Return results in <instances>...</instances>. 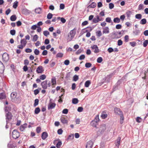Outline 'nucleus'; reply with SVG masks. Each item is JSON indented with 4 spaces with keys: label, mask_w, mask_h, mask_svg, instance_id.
Returning a JSON list of instances; mask_svg holds the SVG:
<instances>
[{
    "label": "nucleus",
    "mask_w": 148,
    "mask_h": 148,
    "mask_svg": "<svg viewBox=\"0 0 148 148\" xmlns=\"http://www.w3.org/2000/svg\"><path fill=\"white\" fill-rule=\"evenodd\" d=\"M76 31L75 29L71 30L70 32L68 34V38L67 39V42H69L71 41L74 38L75 34Z\"/></svg>",
    "instance_id": "f257e3e1"
},
{
    "label": "nucleus",
    "mask_w": 148,
    "mask_h": 148,
    "mask_svg": "<svg viewBox=\"0 0 148 148\" xmlns=\"http://www.w3.org/2000/svg\"><path fill=\"white\" fill-rule=\"evenodd\" d=\"M19 133L16 130H14L12 132V136L13 138L16 139L19 136Z\"/></svg>",
    "instance_id": "f03ea898"
},
{
    "label": "nucleus",
    "mask_w": 148,
    "mask_h": 148,
    "mask_svg": "<svg viewBox=\"0 0 148 148\" xmlns=\"http://www.w3.org/2000/svg\"><path fill=\"white\" fill-rule=\"evenodd\" d=\"M2 58L3 60L5 62H6L9 60V55L6 53H4L2 55Z\"/></svg>",
    "instance_id": "7ed1b4c3"
},
{
    "label": "nucleus",
    "mask_w": 148,
    "mask_h": 148,
    "mask_svg": "<svg viewBox=\"0 0 148 148\" xmlns=\"http://www.w3.org/2000/svg\"><path fill=\"white\" fill-rule=\"evenodd\" d=\"M101 20V18H100L99 16L97 15L96 17L93 18L92 21L93 23H98L99 21Z\"/></svg>",
    "instance_id": "20e7f679"
},
{
    "label": "nucleus",
    "mask_w": 148,
    "mask_h": 148,
    "mask_svg": "<svg viewBox=\"0 0 148 148\" xmlns=\"http://www.w3.org/2000/svg\"><path fill=\"white\" fill-rule=\"evenodd\" d=\"M93 142L91 140H90L87 143L86 148H92L93 145Z\"/></svg>",
    "instance_id": "39448f33"
},
{
    "label": "nucleus",
    "mask_w": 148,
    "mask_h": 148,
    "mask_svg": "<svg viewBox=\"0 0 148 148\" xmlns=\"http://www.w3.org/2000/svg\"><path fill=\"white\" fill-rule=\"evenodd\" d=\"M44 71L43 68L41 66H39L36 69V72L37 73H42Z\"/></svg>",
    "instance_id": "423d86ee"
},
{
    "label": "nucleus",
    "mask_w": 148,
    "mask_h": 148,
    "mask_svg": "<svg viewBox=\"0 0 148 148\" xmlns=\"http://www.w3.org/2000/svg\"><path fill=\"white\" fill-rule=\"evenodd\" d=\"M47 81L45 80L41 83V85L43 88L45 89L47 88Z\"/></svg>",
    "instance_id": "0eeeda50"
},
{
    "label": "nucleus",
    "mask_w": 148,
    "mask_h": 148,
    "mask_svg": "<svg viewBox=\"0 0 148 148\" xmlns=\"http://www.w3.org/2000/svg\"><path fill=\"white\" fill-rule=\"evenodd\" d=\"M91 48L92 49L95 50L94 52L95 53H97L99 52V49L97 45H94L91 47Z\"/></svg>",
    "instance_id": "6e6552de"
},
{
    "label": "nucleus",
    "mask_w": 148,
    "mask_h": 148,
    "mask_svg": "<svg viewBox=\"0 0 148 148\" xmlns=\"http://www.w3.org/2000/svg\"><path fill=\"white\" fill-rule=\"evenodd\" d=\"M115 113L119 115L122 114V112L121 111L120 109L117 108H115L114 109Z\"/></svg>",
    "instance_id": "1a4fd4ad"
},
{
    "label": "nucleus",
    "mask_w": 148,
    "mask_h": 148,
    "mask_svg": "<svg viewBox=\"0 0 148 148\" xmlns=\"http://www.w3.org/2000/svg\"><path fill=\"white\" fill-rule=\"evenodd\" d=\"M17 96V93L16 92H13L11 94V97L12 101H14Z\"/></svg>",
    "instance_id": "9d476101"
},
{
    "label": "nucleus",
    "mask_w": 148,
    "mask_h": 148,
    "mask_svg": "<svg viewBox=\"0 0 148 148\" xmlns=\"http://www.w3.org/2000/svg\"><path fill=\"white\" fill-rule=\"evenodd\" d=\"M48 136V134L47 132H43L42 134L41 137L43 140H45Z\"/></svg>",
    "instance_id": "9b49d317"
},
{
    "label": "nucleus",
    "mask_w": 148,
    "mask_h": 148,
    "mask_svg": "<svg viewBox=\"0 0 148 148\" xmlns=\"http://www.w3.org/2000/svg\"><path fill=\"white\" fill-rule=\"evenodd\" d=\"M12 115L11 113L10 112H8L6 115V119H8V120H11L12 119Z\"/></svg>",
    "instance_id": "f8f14e48"
},
{
    "label": "nucleus",
    "mask_w": 148,
    "mask_h": 148,
    "mask_svg": "<svg viewBox=\"0 0 148 148\" xmlns=\"http://www.w3.org/2000/svg\"><path fill=\"white\" fill-rule=\"evenodd\" d=\"M103 34H108L109 33V29L108 27H106L103 28Z\"/></svg>",
    "instance_id": "ddd939ff"
},
{
    "label": "nucleus",
    "mask_w": 148,
    "mask_h": 148,
    "mask_svg": "<svg viewBox=\"0 0 148 148\" xmlns=\"http://www.w3.org/2000/svg\"><path fill=\"white\" fill-rule=\"evenodd\" d=\"M121 138L120 137H118L117 140L116 141L115 143V145L116 146L118 147H119L120 143Z\"/></svg>",
    "instance_id": "4468645a"
},
{
    "label": "nucleus",
    "mask_w": 148,
    "mask_h": 148,
    "mask_svg": "<svg viewBox=\"0 0 148 148\" xmlns=\"http://www.w3.org/2000/svg\"><path fill=\"white\" fill-rule=\"evenodd\" d=\"M56 105V104L55 103H51L48 106V109L49 110L55 107Z\"/></svg>",
    "instance_id": "2eb2a0df"
},
{
    "label": "nucleus",
    "mask_w": 148,
    "mask_h": 148,
    "mask_svg": "<svg viewBox=\"0 0 148 148\" xmlns=\"http://www.w3.org/2000/svg\"><path fill=\"white\" fill-rule=\"evenodd\" d=\"M61 122L63 124H67L68 121L65 118L62 117L60 119Z\"/></svg>",
    "instance_id": "dca6fc26"
},
{
    "label": "nucleus",
    "mask_w": 148,
    "mask_h": 148,
    "mask_svg": "<svg viewBox=\"0 0 148 148\" xmlns=\"http://www.w3.org/2000/svg\"><path fill=\"white\" fill-rule=\"evenodd\" d=\"M27 126V124L25 123L23 125H21L20 128V129L21 131H23L25 128H26Z\"/></svg>",
    "instance_id": "f3484780"
},
{
    "label": "nucleus",
    "mask_w": 148,
    "mask_h": 148,
    "mask_svg": "<svg viewBox=\"0 0 148 148\" xmlns=\"http://www.w3.org/2000/svg\"><path fill=\"white\" fill-rule=\"evenodd\" d=\"M106 127L105 125H103L101 126L100 128V130H101V133H103L106 130Z\"/></svg>",
    "instance_id": "a211bd4d"
},
{
    "label": "nucleus",
    "mask_w": 148,
    "mask_h": 148,
    "mask_svg": "<svg viewBox=\"0 0 148 148\" xmlns=\"http://www.w3.org/2000/svg\"><path fill=\"white\" fill-rule=\"evenodd\" d=\"M42 9L40 8H36L35 10L36 13L38 14H40L41 13Z\"/></svg>",
    "instance_id": "6ab92c4d"
},
{
    "label": "nucleus",
    "mask_w": 148,
    "mask_h": 148,
    "mask_svg": "<svg viewBox=\"0 0 148 148\" xmlns=\"http://www.w3.org/2000/svg\"><path fill=\"white\" fill-rule=\"evenodd\" d=\"M96 5V3L95 2H92L90 5L88 6V7L89 8H95Z\"/></svg>",
    "instance_id": "aec40b11"
},
{
    "label": "nucleus",
    "mask_w": 148,
    "mask_h": 148,
    "mask_svg": "<svg viewBox=\"0 0 148 148\" xmlns=\"http://www.w3.org/2000/svg\"><path fill=\"white\" fill-rule=\"evenodd\" d=\"M27 42L25 39H22L21 41V44L23 45L24 46H25Z\"/></svg>",
    "instance_id": "412c9836"
},
{
    "label": "nucleus",
    "mask_w": 148,
    "mask_h": 148,
    "mask_svg": "<svg viewBox=\"0 0 148 148\" xmlns=\"http://www.w3.org/2000/svg\"><path fill=\"white\" fill-rule=\"evenodd\" d=\"M16 19V17L15 15H12L10 17V19L12 21H15Z\"/></svg>",
    "instance_id": "4be33fe9"
},
{
    "label": "nucleus",
    "mask_w": 148,
    "mask_h": 148,
    "mask_svg": "<svg viewBox=\"0 0 148 148\" xmlns=\"http://www.w3.org/2000/svg\"><path fill=\"white\" fill-rule=\"evenodd\" d=\"M113 21L114 23H119L120 22V19L118 17L115 18L114 19Z\"/></svg>",
    "instance_id": "5701e85b"
},
{
    "label": "nucleus",
    "mask_w": 148,
    "mask_h": 148,
    "mask_svg": "<svg viewBox=\"0 0 148 148\" xmlns=\"http://www.w3.org/2000/svg\"><path fill=\"white\" fill-rule=\"evenodd\" d=\"M90 84V80H87L86 81L85 83V86L86 87H88L89 86Z\"/></svg>",
    "instance_id": "b1692460"
},
{
    "label": "nucleus",
    "mask_w": 148,
    "mask_h": 148,
    "mask_svg": "<svg viewBox=\"0 0 148 148\" xmlns=\"http://www.w3.org/2000/svg\"><path fill=\"white\" fill-rule=\"evenodd\" d=\"M147 22V21L145 18L142 19L140 21V23L142 25H144Z\"/></svg>",
    "instance_id": "393cba45"
},
{
    "label": "nucleus",
    "mask_w": 148,
    "mask_h": 148,
    "mask_svg": "<svg viewBox=\"0 0 148 148\" xmlns=\"http://www.w3.org/2000/svg\"><path fill=\"white\" fill-rule=\"evenodd\" d=\"M4 69V67L3 63L0 61V70L3 71Z\"/></svg>",
    "instance_id": "a878e982"
},
{
    "label": "nucleus",
    "mask_w": 148,
    "mask_h": 148,
    "mask_svg": "<svg viewBox=\"0 0 148 148\" xmlns=\"http://www.w3.org/2000/svg\"><path fill=\"white\" fill-rule=\"evenodd\" d=\"M145 76L143 77V78L144 79H146L147 77H148V69L145 71Z\"/></svg>",
    "instance_id": "bb28decb"
},
{
    "label": "nucleus",
    "mask_w": 148,
    "mask_h": 148,
    "mask_svg": "<svg viewBox=\"0 0 148 148\" xmlns=\"http://www.w3.org/2000/svg\"><path fill=\"white\" fill-rule=\"evenodd\" d=\"M140 33V30L138 29H136L133 32L134 34L136 36L138 35Z\"/></svg>",
    "instance_id": "cd10ccee"
},
{
    "label": "nucleus",
    "mask_w": 148,
    "mask_h": 148,
    "mask_svg": "<svg viewBox=\"0 0 148 148\" xmlns=\"http://www.w3.org/2000/svg\"><path fill=\"white\" fill-rule=\"evenodd\" d=\"M40 109L39 108L37 107L35 108L34 110V112L36 114H38L40 112Z\"/></svg>",
    "instance_id": "c85d7f7f"
},
{
    "label": "nucleus",
    "mask_w": 148,
    "mask_h": 148,
    "mask_svg": "<svg viewBox=\"0 0 148 148\" xmlns=\"http://www.w3.org/2000/svg\"><path fill=\"white\" fill-rule=\"evenodd\" d=\"M78 102V100L77 98H73L72 99V103L74 104H76Z\"/></svg>",
    "instance_id": "c756f323"
},
{
    "label": "nucleus",
    "mask_w": 148,
    "mask_h": 148,
    "mask_svg": "<svg viewBox=\"0 0 148 148\" xmlns=\"http://www.w3.org/2000/svg\"><path fill=\"white\" fill-rule=\"evenodd\" d=\"M63 55V53H59L57 54L56 55V58H62Z\"/></svg>",
    "instance_id": "7c9ffc66"
},
{
    "label": "nucleus",
    "mask_w": 148,
    "mask_h": 148,
    "mask_svg": "<svg viewBox=\"0 0 148 148\" xmlns=\"http://www.w3.org/2000/svg\"><path fill=\"white\" fill-rule=\"evenodd\" d=\"M62 145V143L61 141H59L56 145V147L57 148H60Z\"/></svg>",
    "instance_id": "2f4dec72"
},
{
    "label": "nucleus",
    "mask_w": 148,
    "mask_h": 148,
    "mask_svg": "<svg viewBox=\"0 0 148 148\" xmlns=\"http://www.w3.org/2000/svg\"><path fill=\"white\" fill-rule=\"evenodd\" d=\"M106 21L107 22L109 23H112V21L111 20V18L110 17H108L106 18Z\"/></svg>",
    "instance_id": "473e14b6"
},
{
    "label": "nucleus",
    "mask_w": 148,
    "mask_h": 148,
    "mask_svg": "<svg viewBox=\"0 0 148 148\" xmlns=\"http://www.w3.org/2000/svg\"><path fill=\"white\" fill-rule=\"evenodd\" d=\"M91 125L94 127H96L97 125V123L95 121H92L91 123Z\"/></svg>",
    "instance_id": "72a5a7b5"
},
{
    "label": "nucleus",
    "mask_w": 148,
    "mask_h": 148,
    "mask_svg": "<svg viewBox=\"0 0 148 148\" xmlns=\"http://www.w3.org/2000/svg\"><path fill=\"white\" fill-rule=\"evenodd\" d=\"M39 102V100L38 99H36L34 101V107L36 106L37 105H38Z\"/></svg>",
    "instance_id": "f704fd0d"
},
{
    "label": "nucleus",
    "mask_w": 148,
    "mask_h": 148,
    "mask_svg": "<svg viewBox=\"0 0 148 148\" xmlns=\"http://www.w3.org/2000/svg\"><path fill=\"white\" fill-rule=\"evenodd\" d=\"M126 14L127 15V16L128 18H129L130 17V15L131 14V12L130 11H127L126 12Z\"/></svg>",
    "instance_id": "c9c22d12"
},
{
    "label": "nucleus",
    "mask_w": 148,
    "mask_h": 148,
    "mask_svg": "<svg viewBox=\"0 0 148 148\" xmlns=\"http://www.w3.org/2000/svg\"><path fill=\"white\" fill-rule=\"evenodd\" d=\"M18 2L17 1H16L14 2L13 3V7L14 8L16 9V8L18 6Z\"/></svg>",
    "instance_id": "e433bc0d"
},
{
    "label": "nucleus",
    "mask_w": 148,
    "mask_h": 148,
    "mask_svg": "<svg viewBox=\"0 0 148 148\" xmlns=\"http://www.w3.org/2000/svg\"><path fill=\"white\" fill-rule=\"evenodd\" d=\"M79 79L78 76L76 75H75L73 77V80L74 81H76Z\"/></svg>",
    "instance_id": "4c0bfd02"
},
{
    "label": "nucleus",
    "mask_w": 148,
    "mask_h": 148,
    "mask_svg": "<svg viewBox=\"0 0 148 148\" xmlns=\"http://www.w3.org/2000/svg\"><path fill=\"white\" fill-rule=\"evenodd\" d=\"M96 34L98 37H99L102 35V33L101 31H98L96 32Z\"/></svg>",
    "instance_id": "58836bf2"
},
{
    "label": "nucleus",
    "mask_w": 148,
    "mask_h": 148,
    "mask_svg": "<svg viewBox=\"0 0 148 148\" xmlns=\"http://www.w3.org/2000/svg\"><path fill=\"white\" fill-rule=\"evenodd\" d=\"M135 17L136 18L140 19L142 18V15L140 14H137L135 15Z\"/></svg>",
    "instance_id": "ea45409f"
},
{
    "label": "nucleus",
    "mask_w": 148,
    "mask_h": 148,
    "mask_svg": "<svg viewBox=\"0 0 148 148\" xmlns=\"http://www.w3.org/2000/svg\"><path fill=\"white\" fill-rule=\"evenodd\" d=\"M51 83L53 85L56 84V80L55 78H52L51 79Z\"/></svg>",
    "instance_id": "a19ab883"
},
{
    "label": "nucleus",
    "mask_w": 148,
    "mask_h": 148,
    "mask_svg": "<svg viewBox=\"0 0 148 148\" xmlns=\"http://www.w3.org/2000/svg\"><path fill=\"white\" fill-rule=\"evenodd\" d=\"M38 37L37 35L36 34L34 35L33 37L32 40L34 42L38 40Z\"/></svg>",
    "instance_id": "79ce46f5"
},
{
    "label": "nucleus",
    "mask_w": 148,
    "mask_h": 148,
    "mask_svg": "<svg viewBox=\"0 0 148 148\" xmlns=\"http://www.w3.org/2000/svg\"><path fill=\"white\" fill-rule=\"evenodd\" d=\"M148 44V40H146L143 43V46L144 47H146Z\"/></svg>",
    "instance_id": "37998d69"
},
{
    "label": "nucleus",
    "mask_w": 148,
    "mask_h": 148,
    "mask_svg": "<svg viewBox=\"0 0 148 148\" xmlns=\"http://www.w3.org/2000/svg\"><path fill=\"white\" fill-rule=\"evenodd\" d=\"M53 14L50 13L48 14L47 16V18L48 19H51L52 17Z\"/></svg>",
    "instance_id": "c03bdc74"
},
{
    "label": "nucleus",
    "mask_w": 148,
    "mask_h": 148,
    "mask_svg": "<svg viewBox=\"0 0 148 148\" xmlns=\"http://www.w3.org/2000/svg\"><path fill=\"white\" fill-rule=\"evenodd\" d=\"M5 95L3 93H1L0 94V99H5Z\"/></svg>",
    "instance_id": "a18cd8bd"
},
{
    "label": "nucleus",
    "mask_w": 148,
    "mask_h": 148,
    "mask_svg": "<svg viewBox=\"0 0 148 148\" xmlns=\"http://www.w3.org/2000/svg\"><path fill=\"white\" fill-rule=\"evenodd\" d=\"M92 65L89 62H87L86 63L85 66L86 68H89Z\"/></svg>",
    "instance_id": "49530a36"
},
{
    "label": "nucleus",
    "mask_w": 148,
    "mask_h": 148,
    "mask_svg": "<svg viewBox=\"0 0 148 148\" xmlns=\"http://www.w3.org/2000/svg\"><path fill=\"white\" fill-rule=\"evenodd\" d=\"M103 59L101 57H99L97 59V62L98 63H101Z\"/></svg>",
    "instance_id": "de8ad7c7"
},
{
    "label": "nucleus",
    "mask_w": 148,
    "mask_h": 148,
    "mask_svg": "<svg viewBox=\"0 0 148 148\" xmlns=\"http://www.w3.org/2000/svg\"><path fill=\"white\" fill-rule=\"evenodd\" d=\"M142 121V119L139 117H137L136 119V121L138 123H140Z\"/></svg>",
    "instance_id": "09e8293b"
},
{
    "label": "nucleus",
    "mask_w": 148,
    "mask_h": 148,
    "mask_svg": "<svg viewBox=\"0 0 148 148\" xmlns=\"http://www.w3.org/2000/svg\"><path fill=\"white\" fill-rule=\"evenodd\" d=\"M10 33L11 35L13 36L15 35L16 33V31L14 29L11 30L10 31Z\"/></svg>",
    "instance_id": "8fccbe9b"
},
{
    "label": "nucleus",
    "mask_w": 148,
    "mask_h": 148,
    "mask_svg": "<svg viewBox=\"0 0 148 148\" xmlns=\"http://www.w3.org/2000/svg\"><path fill=\"white\" fill-rule=\"evenodd\" d=\"M143 5L142 4H140L138 5V10H141L143 9Z\"/></svg>",
    "instance_id": "3c124183"
},
{
    "label": "nucleus",
    "mask_w": 148,
    "mask_h": 148,
    "mask_svg": "<svg viewBox=\"0 0 148 148\" xmlns=\"http://www.w3.org/2000/svg\"><path fill=\"white\" fill-rule=\"evenodd\" d=\"M43 34L46 36H47L48 35H49V32L45 30L43 32Z\"/></svg>",
    "instance_id": "603ef678"
},
{
    "label": "nucleus",
    "mask_w": 148,
    "mask_h": 148,
    "mask_svg": "<svg viewBox=\"0 0 148 148\" xmlns=\"http://www.w3.org/2000/svg\"><path fill=\"white\" fill-rule=\"evenodd\" d=\"M40 51L39 50L37 49H35L34 51V53L36 55H38L39 54Z\"/></svg>",
    "instance_id": "864d4df0"
},
{
    "label": "nucleus",
    "mask_w": 148,
    "mask_h": 148,
    "mask_svg": "<svg viewBox=\"0 0 148 148\" xmlns=\"http://www.w3.org/2000/svg\"><path fill=\"white\" fill-rule=\"evenodd\" d=\"M46 77V76L45 75H42L40 76V79L43 80L45 79Z\"/></svg>",
    "instance_id": "5fc2aeb1"
},
{
    "label": "nucleus",
    "mask_w": 148,
    "mask_h": 148,
    "mask_svg": "<svg viewBox=\"0 0 148 148\" xmlns=\"http://www.w3.org/2000/svg\"><path fill=\"white\" fill-rule=\"evenodd\" d=\"M125 41V42H127L129 40V36L128 35H125L124 37Z\"/></svg>",
    "instance_id": "6e6d98bb"
},
{
    "label": "nucleus",
    "mask_w": 148,
    "mask_h": 148,
    "mask_svg": "<svg viewBox=\"0 0 148 148\" xmlns=\"http://www.w3.org/2000/svg\"><path fill=\"white\" fill-rule=\"evenodd\" d=\"M114 5L113 3H110L109 4V8L110 9H112L114 8Z\"/></svg>",
    "instance_id": "4d7b16f0"
},
{
    "label": "nucleus",
    "mask_w": 148,
    "mask_h": 148,
    "mask_svg": "<svg viewBox=\"0 0 148 148\" xmlns=\"http://www.w3.org/2000/svg\"><path fill=\"white\" fill-rule=\"evenodd\" d=\"M99 117L98 116H97L95 118V119L94 121H95V122H96L97 123L99 121Z\"/></svg>",
    "instance_id": "13d9d810"
},
{
    "label": "nucleus",
    "mask_w": 148,
    "mask_h": 148,
    "mask_svg": "<svg viewBox=\"0 0 148 148\" xmlns=\"http://www.w3.org/2000/svg\"><path fill=\"white\" fill-rule=\"evenodd\" d=\"M69 63L70 61L69 60H65L64 62V64L66 65H69Z\"/></svg>",
    "instance_id": "bf43d9fd"
},
{
    "label": "nucleus",
    "mask_w": 148,
    "mask_h": 148,
    "mask_svg": "<svg viewBox=\"0 0 148 148\" xmlns=\"http://www.w3.org/2000/svg\"><path fill=\"white\" fill-rule=\"evenodd\" d=\"M68 110L67 109H64L62 112L63 113L66 114L68 113Z\"/></svg>",
    "instance_id": "052dcab7"
},
{
    "label": "nucleus",
    "mask_w": 148,
    "mask_h": 148,
    "mask_svg": "<svg viewBox=\"0 0 148 148\" xmlns=\"http://www.w3.org/2000/svg\"><path fill=\"white\" fill-rule=\"evenodd\" d=\"M25 51L27 53H31L32 51V49L29 48H27L25 49Z\"/></svg>",
    "instance_id": "680f3d73"
},
{
    "label": "nucleus",
    "mask_w": 148,
    "mask_h": 148,
    "mask_svg": "<svg viewBox=\"0 0 148 148\" xmlns=\"http://www.w3.org/2000/svg\"><path fill=\"white\" fill-rule=\"evenodd\" d=\"M71 76V74L70 73H68L66 75L65 77V78L67 79H69Z\"/></svg>",
    "instance_id": "e2e57ef3"
},
{
    "label": "nucleus",
    "mask_w": 148,
    "mask_h": 148,
    "mask_svg": "<svg viewBox=\"0 0 148 148\" xmlns=\"http://www.w3.org/2000/svg\"><path fill=\"white\" fill-rule=\"evenodd\" d=\"M121 27L122 26L121 24H117L116 26V28L117 29H120Z\"/></svg>",
    "instance_id": "0e129e2a"
},
{
    "label": "nucleus",
    "mask_w": 148,
    "mask_h": 148,
    "mask_svg": "<svg viewBox=\"0 0 148 148\" xmlns=\"http://www.w3.org/2000/svg\"><path fill=\"white\" fill-rule=\"evenodd\" d=\"M41 130V128L40 127H37L36 129V132L38 133H39L40 132Z\"/></svg>",
    "instance_id": "69168bd1"
},
{
    "label": "nucleus",
    "mask_w": 148,
    "mask_h": 148,
    "mask_svg": "<svg viewBox=\"0 0 148 148\" xmlns=\"http://www.w3.org/2000/svg\"><path fill=\"white\" fill-rule=\"evenodd\" d=\"M107 116V115L106 114H102L101 117L103 119H105Z\"/></svg>",
    "instance_id": "338daca9"
},
{
    "label": "nucleus",
    "mask_w": 148,
    "mask_h": 148,
    "mask_svg": "<svg viewBox=\"0 0 148 148\" xmlns=\"http://www.w3.org/2000/svg\"><path fill=\"white\" fill-rule=\"evenodd\" d=\"M62 132H63V130L61 129H59V130H58V131H57L58 133L59 134H62Z\"/></svg>",
    "instance_id": "774afa93"
}]
</instances>
